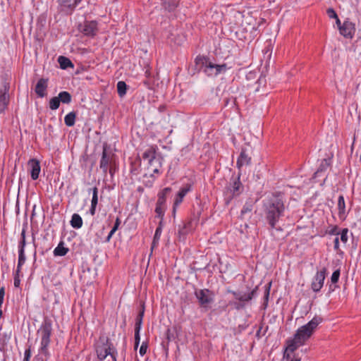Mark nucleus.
<instances>
[{"mask_svg":"<svg viewBox=\"0 0 361 361\" xmlns=\"http://www.w3.org/2000/svg\"><path fill=\"white\" fill-rule=\"evenodd\" d=\"M322 320L321 317L315 316L307 324L302 326L297 330L293 339L287 341V347L284 352L283 361H300V357H292L291 353H293L298 348L305 344L312 336Z\"/></svg>","mask_w":361,"mask_h":361,"instance_id":"obj_1","label":"nucleus"},{"mask_svg":"<svg viewBox=\"0 0 361 361\" xmlns=\"http://www.w3.org/2000/svg\"><path fill=\"white\" fill-rule=\"evenodd\" d=\"M265 219L270 226V230L276 228V224L285 211V206L281 199L273 196L264 204Z\"/></svg>","mask_w":361,"mask_h":361,"instance_id":"obj_2","label":"nucleus"},{"mask_svg":"<svg viewBox=\"0 0 361 361\" xmlns=\"http://www.w3.org/2000/svg\"><path fill=\"white\" fill-rule=\"evenodd\" d=\"M195 66L199 71H202L209 77H216L224 73L228 70L226 63L216 64L212 63L209 58L198 56L195 59Z\"/></svg>","mask_w":361,"mask_h":361,"instance_id":"obj_3","label":"nucleus"},{"mask_svg":"<svg viewBox=\"0 0 361 361\" xmlns=\"http://www.w3.org/2000/svg\"><path fill=\"white\" fill-rule=\"evenodd\" d=\"M51 331V321L45 319L38 331V333L41 335V348L37 355V359L39 361H48L49 353L47 348L50 343Z\"/></svg>","mask_w":361,"mask_h":361,"instance_id":"obj_4","label":"nucleus"},{"mask_svg":"<svg viewBox=\"0 0 361 361\" xmlns=\"http://www.w3.org/2000/svg\"><path fill=\"white\" fill-rule=\"evenodd\" d=\"M96 353L100 360H104L109 355L112 361H116V351L107 336H101L99 337L96 344Z\"/></svg>","mask_w":361,"mask_h":361,"instance_id":"obj_5","label":"nucleus"},{"mask_svg":"<svg viewBox=\"0 0 361 361\" xmlns=\"http://www.w3.org/2000/svg\"><path fill=\"white\" fill-rule=\"evenodd\" d=\"M258 287L256 286L251 292L245 293L240 291H233L228 290V292L233 294L235 300L238 301H230L228 305L233 306V307L240 310L245 307V302H249L256 295Z\"/></svg>","mask_w":361,"mask_h":361,"instance_id":"obj_6","label":"nucleus"},{"mask_svg":"<svg viewBox=\"0 0 361 361\" xmlns=\"http://www.w3.org/2000/svg\"><path fill=\"white\" fill-rule=\"evenodd\" d=\"M200 305L208 309L209 305L214 301V294L208 289L197 290L195 293Z\"/></svg>","mask_w":361,"mask_h":361,"instance_id":"obj_7","label":"nucleus"},{"mask_svg":"<svg viewBox=\"0 0 361 361\" xmlns=\"http://www.w3.org/2000/svg\"><path fill=\"white\" fill-rule=\"evenodd\" d=\"M326 271V268H323L321 271L317 272L311 284L313 291L318 292L322 288L325 279Z\"/></svg>","mask_w":361,"mask_h":361,"instance_id":"obj_8","label":"nucleus"},{"mask_svg":"<svg viewBox=\"0 0 361 361\" xmlns=\"http://www.w3.org/2000/svg\"><path fill=\"white\" fill-rule=\"evenodd\" d=\"M339 32L344 37L352 39L355 32V25L349 20H345L342 27H339Z\"/></svg>","mask_w":361,"mask_h":361,"instance_id":"obj_9","label":"nucleus"},{"mask_svg":"<svg viewBox=\"0 0 361 361\" xmlns=\"http://www.w3.org/2000/svg\"><path fill=\"white\" fill-rule=\"evenodd\" d=\"M146 163L145 164L146 166V173L145 175H149L150 176H153V173H158L159 171V168L161 167L160 159H144Z\"/></svg>","mask_w":361,"mask_h":361,"instance_id":"obj_10","label":"nucleus"},{"mask_svg":"<svg viewBox=\"0 0 361 361\" xmlns=\"http://www.w3.org/2000/svg\"><path fill=\"white\" fill-rule=\"evenodd\" d=\"M27 168L30 171L32 180H37L40 172V163L37 159H29L27 161Z\"/></svg>","mask_w":361,"mask_h":361,"instance_id":"obj_11","label":"nucleus"},{"mask_svg":"<svg viewBox=\"0 0 361 361\" xmlns=\"http://www.w3.org/2000/svg\"><path fill=\"white\" fill-rule=\"evenodd\" d=\"M80 30L85 35L92 37L96 35L97 24L96 21H86Z\"/></svg>","mask_w":361,"mask_h":361,"instance_id":"obj_12","label":"nucleus"},{"mask_svg":"<svg viewBox=\"0 0 361 361\" xmlns=\"http://www.w3.org/2000/svg\"><path fill=\"white\" fill-rule=\"evenodd\" d=\"M100 169L104 173L109 171L111 175H113L116 170L115 159H101Z\"/></svg>","mask_w":361,"mask_h":361,"instance_id":"obj_13","label":"nucleus"},{"mask_svg":"<svg viewBox=\"0 0 361 361\" xmlns=\"http://www.w3.org/2000/svg\"><path fill=\"white\" fill-rule=\"evenodd\" d=\"M48 86V80L45 78H40L35 88V91L39 97H44L46 95V90Z\"/></svg>","mask_w":361,"mask_h":361,"instance_id":"obj_14","label":"nucleus"},{"mask_svg":"<svg viewBox=\"0 0 361 361\" xmlns=\"http://www.w3.org/2000/svg\"><path fill=\"white\" fill-rule=\"evenodd\" d=\"M82 0H59L63 11L71 12Z\"/></svg>","mask_w":361,"mask_h":361,"instance_id":"obj_15","label":"nucleus"},{"mask_svg":"<svg viewBox=\"0 0 361 361\" xmlns=\"http://www.w3.org/2000/svg\"><path fill=\"white\" fill-rule=\"evenodd\" d=\"M25 239H21L19 243V256H18V263L17 267V273L20 271V269L22 265L25 262V256L24 253V248L25 246Z\"/></svg>","mask_w":361,"mask_h":361,"instance_id":"obj_16","label":"nucleus"},{"mask_svg":"<svg viewBox=\"0 0 361 361\" xmlns=\"http://www.w3.org/2000/svg\"><path fill=\"white\" fill-rule=\"evenodd\" d=\"M8 88L4 87V91L0 94V114L3 113L6 109L8 104V94L7 92Z\"/></svg>","mask_w":361,"mask_h":361,"instance_id":"obj_17","label":"nucleus"},{"mask_svg":"<svg viewBox=\"0 0 361 361\" xmlns=\"http://www.w3.org/2000/svg\"><path fill=\"white\" fill-rule=\"evenodd\" d=\"M257 156L255 153H253V150L252 147L249 144H245L240 152V156L238 158H251V157Z\"/></svg>","mask_w":361,"mask_h":361,"instance_id":"obj_18","label":"nucleus"},{"mask_svg":"<svg viewBox=\"0 0 361 361\" xmlns=\"http://www.w3.org/2000/svg\"><path fill=\"white\" fill-rule=\"evenodd\" d=\"M171 192V188L168 187L164 188L161 192L158 194V200L157 203L159 205H165L166 196Z\"/></svg>","mask_w":361,"mask_h":361,"instance_id":"obj_19","label":"nucleus"},{"mask_svg":"<svg viewBox=\"0 0 361 361\" xmlns=\"http://www.w3.org/2000/svg\"><path fill=\"white\" fill-rule=\"evenodd\" d=\"M70 223L73 228L78 229L82 226V219L78 214H73Z\"/></svg>","mask_w":361,"mask_h":361,"instance_id":"obj_20","label":"nucleus"},{"mask_svg":"<svg viewBox=\"0 0 361 361\" xmlns=\"http://www.w3.org/2000/svg\"><path fill=\"white\" fill-rule=\"evenodd\" d=\"M58 62L61 69H67L69 67L73 68L74 66L71 61L66 56H60L58 58Z\"/></svg>","mask_w":361,"mask_h":361,"instance_id":"obj_21","label":"nucleus"},{"mask_svg":"<svg viewBox=\"0 0 361 361\" xmlns=\"http://www.w3.org/2000/svg\"><path fill=\"white\" fill-rule=\"evenodd\" d=\"M118 155L113 153V148L106 144L103 146V152L102 158H115Z\"/></svg>","mask_w":361,"mask_h":361,"instance_id":"obj_22","label":"nucleus"},{"mask_svg":"<svg viewBox=\"0 0 361 361\" xmlns=\"http://www.w3.org/2000/svg\"><path fill=\"white\" fill-rule=\"evenodd\" d=\"M338 216L340 218H343L345 213V200L343 195H340L338 200Z\"/></svg>","mask_w":361,"mask_h":361,"instance_id":"obj_23","label":"nucleus"},{"mask_svg":"<svg viewBox=\"0 0 361 361\" xmlns=\"http://www.w3.org/2000/svg\"><path fill=\"white\" fill-rule=\"evenodd\" d=\"M75 118L76 114L74 111L68 113L64 118L65 124L68 127L73 126L75 125Z\"/></svg>","mask_w":361,"mask_h":361,"instance_id":"obj_24","label":"nucleus"},{"mask_svg":"<svg viewBox=\"0 0 361 361\" xmlns=\"http://www.w3.org/2000/svg\"><path fill=\"white\" fill-rule=\"evenodd\" d=\"M58 98L60 102H61L63 104H69L71 102L72 99L71 94L66 91L61 92L58 95Z\"/></svg>","mask_w":361,"mask_h":361,"instance_id":"obj_25","label":"nucleus"},{"mask_svg":"<svg viewBox=\"0 0 361 361\" xmlns=\"http://www.w3.org/2000/svg\"><path fill=\"white\" fill-rule=\"evenodd\" d=\"M117 92L121 97H123L126 94L127 85L124 81H118L117 82Z\"/></svg>","mask_w":361,"mask_h":361,"instance_id":"obj_26","label":"nucleus"},{"mask_svg":"<svg viewBox=\"0 0 361 361\" xmlns=\"http://www.w3.org/2000/svg\"><path fill=\"white\" fill-rule=\"evenodd\" d=\"M144 312H145V307H144V305H142V310L140 311V312L137 314L136 319H135V329L140 330L141 325L142 323Z\"/></svg>","mask_w":361,"mask_h":361,"instance_id":"obj_27","label":"nucleus"},{"mask_svg":"<svg viewBox=\"0 0 361 361\" xmlns=\"http://www.w3.org/2000/svg\"><path fill=\"white\" fill-rule=\"evenodd\" d=\"M68 249L63 247L62 243H59L54 249V254L55 256H64L68 252Z\"/></svg>","mask_w":361,"mask_h":361,"instance_id":"obj_28","label":"nucleus"},{"mask_svg":"<svg viewBox=\"0 0 361 361\" xmlns=\"http://www.w3.org/2000/svg\"><path fill=\"white\" fill-rule=\"evenodd\" d=\"M241 183L239 181V178L238 180H234L232 187L231 188V191L232 192L233 195H237L240 192Z\"/></svg>","mask_w":361,"mask_h":361,"instance_id":"obj_29","label":"nucleus"},{"mask_svg":"<svg viewBox=\"0 0 361 361\" xmlns=\"http://www.w3.org/2000/svg\"><path fill=\"white\" fill-rule=\"evenodd\" d=\"M142 158H156V150L154 147H150L143 154Z\"/></svg>","mask_w":361,"mask_h":361,"instance_id":"obj_30","label":"nucleus"},{"mask_svg":"<svg viewBox=\"0 0 361 361\" xmlns=\"http://www.w3.org/2000/svg\"><path fill=\"white\" fill-rule=\"evenodd\" d=\"M60 101L58 97H52L49 101V108L51 110H56L59 107Z\"/></svg>","mask_w":361,"mask_h":361,"instance_id":"obj_31","label":"nucleus"},{"mask_svg":"<svg viewBox=\"0 0 361 361\" xmlns=\"http://www.w3.org/2000/svg\"><path fill=\"white\" fill-rule=\"evenodd\" d=\"M166 209V206L164 205H159L157 203L156 204L155 212L157 214L159 218H162L164 214V211Z\"/></svg>","mask_w":361,"mask_h":361,"instance_id":"obj_32","label":"nucleus"},{"mask_svg":"<svg viewBox=\"0 0 361 361\" xmlns=\"http://www.w3.org/2000/svg\"><path fill=\"white\" fill-rule=\"evenodd\" d=\"M98 190L96 187L92 189V198L91 202V206L97 207L98 202V197H97Z\"/></svg>","mask_w":361,"mask_h":361,"instance_id":"obj_33","label":"nucleus"},{"mask_svg":"<svg viewBox=\"0 0 361 361\" xmlns=\"http://www.w3.org/2000/svg\"><path fill=\"white\" fill-rule=\"evenodd\" d=\"M191 185L187 184L185 186L182 188L178 192V196L182 197L183 198L185 196V195L190 190Z\"/></svg>","mask_w":361,"mask_h":361,"instance_id":"obj_34","label":"nucleus"},{"mask_svg":"<svg viewBox=\"0 0 361 361\" xmlns=\"http://www.w3.org/2000/svg\"><path fill=\"white\" fill-rule=\"evenodd\" d=\"M330 159H323L319 169L317 171L316 173H318L319 172H322L326 169V167H328L330 165L329 161Z\"/></svg>","mask_w":361,"mask_h":361,"instance_id":"obj_35","label":"nucleus"},{"mask_svg":"<svg viewBox=\"0 0 361 361\" xmlns=\"http://www.w3.org/2000/svg\"><path fill=\"white\" fill-rule=\"evenodd\" d=\"M161 228L160 226H159L156 231H155V233H154V240H153V245H152V247L154 246V245L157 243V241L159 240V238H160V235H161Z\"/></svg>","mask_w":361,"mask_h":361,"instance_id":"obj_36","label":"nucleus"},{"mask_svg":"<svg viewBox=\"0 0 361 361\" xmlns=\"http://www.w3.org/2000/svg\"><path fill=\"white\" fill-rule=\"evenodd\" d=\"M339 276H340V270L337 269V270L334 271L331 277V283H337L338 281Z\"/></svg>","mask_w":361,"mask_h":361,"instance_id":"obj_37","label":"nucleus"},{"mask_svg":"<svg viewBox=\"0 0 361 361\" xmlns=\"http://www.w3.org/2000/svg\"><path fill=\"white\" fill-rule=\"evenodd\" d=\"M252 210V205L250 204H246L243 209L241 210V216H244L247 213H250Z\"/></svg>","mask_w":361,"mask_h":361,"instance_id":"obj_38","label":"nucleus"},{"mask_svg":"<svg viewBox=\"0 0 361 361\" xmlns=\"http://www.w3.org/2000/svg\"><path fill=\"white\" fill-rule=\"evenodd\" d=\"M348 229L344 228L341 233V240L343 243H345L348 241Z\"/></svg>","mask_w":361,"mask_h":361,"instance_id":"obj_39","label":"nucleus"},{"mask_svg":"<svg viewBox=\"0 0 361 361\" xmlns=\"http://www.w3.org/2000/svg\"><path fill=\"white\" fill-rule=\"evenodd\" d=\"M183 198L182 197L178 196V195H177V196L174 200V203H173V212H175L176 207L178 206L183 202Z\"/></svg>","mask_w":361,"mask_h":361,"instance_id":"obj_40","label":"nucleus"},{"mask_svg":"<svg viewBox=\"0 0 361 361\" xmlns=\"http://www.w3.org/2000/svg\"><path fill=\"white\" fill-rule=\"evenodd\" d=\"M140 330L135 329V348L138 346V345L140 343Z\"/></svg>","mask_w":361,"mask_h":361,"instance_id":"obj_41","label":"nucleus"},{"mask_svg":"<svg viewBox=\"0 0 361 361\" xmlns=\"http://www.w3.org/2000/svg\"><path fill=\"white\" fill-rule=\"evenodd\" d=\"M326 13L330 18H337L338 15L336 14V11L334 8H329L327 9Z\"/></svg>","mask_w":361,"mask_h":361,"instance_id":"obj_42","label":"nucleus"},{"mask_svg":"<svg viewBox=\"0 0 361 361\" xmlns=\"http://www.w3.org/2000/svg\"><path fill=\"white\" fill-rule=\"evenodd\" d=\"M250 159H238L237 161V166L238 169H240L244 164L248 165L250 164Z\"/></svg>","mask_w":361,"mask_h":361,"instance_id":"obj_43","label":"nucleus"},{"mask_svg":"<svg viewBox=\"0 0 361 361\" xmlns=\"http://www.w3.org/2000/svg\"><path fill=\"white\" fill-rule=\"evenodd\" d=\"M269 290H270V287L266 286L265 287V293H264V308L267 305L268 299H269Z\"/></svg>","mask_w":361,"mask_h":361,"instance_id":"obj_44","label":"nucleus"},{"mask_svg":"<svg viewBox=\"0 0 361 361\" xmlns=\"http://www.w3.org/2000/svg\"><path fill=\"white\" fill-rule=\"evenodd\" d=\"M147 349V343H142V344L141 345V346L140 348V350H139L140 355L143 356L146 353Z\"/></svg>","mask_w":361,"mask_h":361,"instance_id":"obj_45","label":"nucleus"},{"mask_svg":"<svg viewBox=\"0 0 361 361\" xmlns=\"http://www.w3.org/2000/svg\"><path fill=\"white\" fill-rule=\"evenodd\" d=\"M31 356V350L30 348H27L25 350L24 353V359L23 361H29Z\"/></svg>","mask_w":361,"mask_h":361,"instance_id":"obj_46","label":"nucleus"},{"mask_svg":"<svg viewBox=\"0 0 361 361\" xmlns=\"http://www.w3.org/2000/svg\"><path fill=\"white\" fill-rule=\"evenodd\" d=\"M20 271H18V273L16 272V276L14 278V286L15 287H18L20 286V279L18 278V274H19Z\"/></svg>","mask_w":361,"mask_h":361,"instance_id":"obj_47","label":"nucleus"},{"mask_svg":"<svg viewBox=\"0 0 361 361\" xmlns=\"http://www.w3.org/2000/svg\"><path fill=\"white\" fill-rule=\"evenodd\" d=\"M116 231L115 229H114L112 228V229L111 230V231L109 232L106 239V242H109L111 239V238L112 237V235H114V233L116 232Z\"/></svg>","mask_w":361,"mask_h":361,"instance_id":"obj_48","label":"nucleus"},{"mask_svg":"<svg viewBox=\"0 0 361 361\" xmlns=\"http://www.w3.org/2000/svg\"><path fill=\"white\" fill-rule=\"evenodd\" d=\"M334 249L335 250H338V247H339V239L338 237H336L335 239H334Z\"/></svg>","mask_w":361,"mask_h":361,"instance_id":"obj_49","label":"nucleus"},{"mask_svg":"<svg viewBox=\"0 0 361 361\" xmlns=\"http://www.w3.org/2000/svg\"><path fill=\"white\" fill-rule=\"evenodd\" d=\"M120 223H121L120 219L118 218H117L113 228L115 229L116 231H117V229L120 225Z\"/></svg>","mask_w":361,"mask_h":361,"instance_id":"obj_50","label":"nucleus"},{"mask_svg":"<svg viewBox=\"0 0 361 361\" xmlns=\"http://www.w3.org/2000/svg\"><path fill=\"white\" fill-rule=\"evenodd\" d=\"M336 23L338 26V28L339 29L340 27H342V24L340 19L338 18V17L337 18H336Z\"/></svg>","mask_w":361,"mask_h":361,"instance_id":"obj_51","label":"nucleus"},{"mask_svg":"<svg viewBox=\"0 0 361 361\" xmlns=\"http://www.w3.org/2000/svg\"><path fill=\"white\" fill-rule=\"evenodd\" d=\"M96 211V207L91 206V208L90 209V212L92 215H94L95 214Z\"/></svg>","mask_w":361,"mask_h":361,"instance_id":"obj_52","label":"nucleus"},{"mask_svg":"<svg viewBox=\"0 0 361 361\" xmlns=\"http://www.w3.org/2000/svg\"><path fill=\"white\" fill-rule=\"evenodd\" d=\"M21 239H25V231L24 229L21 232Z\"/></svg>","mask_w":361,"mask_h":361,"instance_id":"obj_53","label":"nucleus"}]
</instances>
